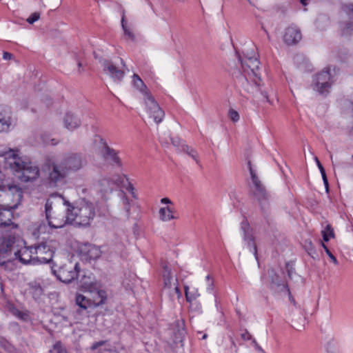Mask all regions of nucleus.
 <instances>
[{
  "label": "nucleus",
  "instance_id": "obj_44",
  "mask_svg": "<svg viewBox=\"0 0 353 353\" xmlns=\"http://www.w3.org/2000/svg\"><path fill=\"white\" fill-rule=\"evenodd\" d=\"M321 244H322V246L324 248L326 254L328 255V256L330 258V259L332 261V262L334 264L337 265L338 261H337L336 258L332 254V253L330 252V250L328 249V248L323 243H322Z\"/></svg>",
  "mask_w": 353,
  "mask_h": 353
},
{
  "label": "nucleus",
  "instance_id": "obj_41",
  "mask_svg": "<svg viewBox=\"0 0 353 353\" xmlns=\"http://www.w3.org/2000/svg\"><path fill=\"white\" fill-rule=\"evenodd\" d=\"M40 18V13L39 12H35L34 13H32L27 19H26V21L30 23V24H32L34 23L35 21H38Z\"/></svg>",
  "mask_w": 353,
  "mask_h": 353
},
{
  "label": "nucleus",
  "instance_id": "obj_42",
  "mask_svg": "<svg viewBox=\"0 0 353 353\" xmlns=\"http://www.w3.org/2000/svg\"><path fill=\"white\" fill-rule=\"evenodd\" d=\"M172 144L177 148V150H180L181 148V145L184 144L182 140L178 137L170 138Z\"/></svg>",
  "mask_w": 353,
  "mask_h": 353
},
{
  "label": "nucleus",
  "instance_id": "obj_1",
  "mask_svg": "<svg viewBox=\"0 0 353 353\" xmlns=\"http://www.w3.org/2000/svg\"><path fill=\"white\" fill-rule=\"evenodd\" d=\"M63 205L68 207V220L71 224L88 226L96 215L94 204L86 199H80L74 203L64 201Z\"/></svg>",
  "mask_w": 353,
  "mask_h": 353
},
{
  "label": "nucleus",
  "instance_id": "obj_15",
  "mask_svg": "<svg viewBox=\"0 0 353 353\" xmlns=\"http://www.w3.org/2000/svg\"><path fill=\"white\" fill-rule=\"evenodd\" d=\"M34 246H31L29 248L23 247L21 249L19 250L16 248L15 244L14 245V259H18L20 262L24 264L28 263H33L36 264V261L34 254Z\"/></svg>",
  "mask_w": 353,
  "mask_h": 353
},
{
  "label": "nucleus",
  "instance_id": "obj_49",
  "mask_svg": "<svg viewBox=\"0 0 353 353\" xmlns=\"http://www.w3.org/2000/svg\"><path fill=\"white\" fill-rule=\"evenodd\" d=\"M103 345H104V341H99V342H96L94 343H93L92 345V347H91V349L92 350H97L98 347H99L100 346H102Z\"/></svg>",
  "mask_w": 353,
  "mask_h": 353
},
{
  "label": "nucleus",
  "instance_id": "obj_38",
  "mask_svg": "<svg viewBox=\"0 0 353 353\" xmlns=\"http://www.w3.org/2000/svg\"><path fill=\"white\" fill-rule=\"evenodd\" d=\"M0 345L2 348L10 353H12L14 351V346L5 339H0Z\"/></svg>",
  "mask_w": 353,
  "mask_h": 353
},
{
  "label": "nucleus",
  "instance_id": "obj_2",
  "mask_svg": "<svg viewBox=\"0 0 353 353\" xmlns=\"http://www.w3.org/2000/svg\"><path fill=\"white\" fill-rule=\"evenodd\" d=\"M6 159H12L10 162L12 170L15 176L24 183L33 182L37 180L40 174L39 168L30 161H23L21 158L17 157L14 150H10L2 154Z\"/></svg>",
  "mask_w": 353,
  "mask_h": 353
},
{
  "label": "nucleus",
  "instance_id": "obj_40",
  "mask_svg": "<svg viewBox=\"0 0 353 353\" xmlns=\"http://www.w3.org/2000/svg\"><path fill=\"white\" fill-rule=\"evenodd\" d=\"M121 27L124 32V35L133 41L134 39V35L133 32L127 27L126 23L121 24Z\"/></svg>",
  "mask_w": 353,
  "mask_h": 353
},
{
  "label": "nucleus",
  "instance_id": "obj_52",
  "mask_svg": "<svg viewBox=\"0 0 353 353\" xmlns=\"http://www.w3.org/2000/svg\"><path fill=\"white\" fill-rule=\"evenodd\" d=\"M121 24L125 23H126V20H125V10L123 8H121Z\"/></svg>",
  "mask_w": 353,
  "mask_h": 353
},
{
  "label": "nucleus",
  "instance_id": "obj_28",
  "mask_svg": "<svg viewBox=\"0 0 353 353\" xmlns=\"http://www.w3.org/2000/svg\"><path fill=\"white\" fill-rule=\"evenodd\" d=\"M303 246L308 255H310L312 258L315 259L317 257L318 255L316 254V250L310 239L305 240Z\"/></svg>",
  "mask_w": 353,
  "mask_h": 353
},
{
  "label": "nucleus",
  "instance_id": "obj_31",
  "mask_svg": "<svg viewBox=\"0 0 353 353\" xmlns=\"http://www.w3.org/2000/svg\"><path fill=\"white\" fill-rule=\"evenodd\" d=\"M185 298L188 302L191 303L194 300H195L197 297L199 296V294L197 290H194L193 292L189 291V288L188 286H185Z\"/></svg>",
  "mask_w": 353,
  "mask_h": 353
},
{
  "label": "nucleus",
  "instance_id": "obj_16",
  "mask_svg": "<svg viewBox=\"0 0 353 353\" xmlns=\"http://www.w3.org/2000/svg\"><path fill=\"white\" fill-rule=\"evenodd\" d=\"M51 168L49 172V182L54 185L57 183L62 181L68 175L66 170L61 166L60 163L53 162L51 165Z\"/></svg>",
  "mask_w": 353,
  "mask_h": 353
},
{
  "label": "nucleus",
  "instance_id": "obj_55",
  "mask_svg": "<svg viewBox=\"0 0 353 353\" xmlns=\"http://www.w3.org/2000/svg\"><path fill=\"white\" fill-rule=\"evenodd\" d=\"M123 285L127 290L132 289V285L128 283H125V281H123Z\"/></svg>",
  "mask_w": 353,
  "mask_h": 353
},
{
  "label": "nucleus",
  "instance_id": "obj_47",
  "mask_svg": "<svg viewBox=\"0 0 353 353\" xmlns=\"http://www.w3.org/2000/svg\"><path fill=\"white\" fill-rule=\"evenodd\" d=\"M241 338L245 341H248L252 339V336L247 330H245L241 334Z\"/></svg>",
  "mask_w": 353,
  "mask_h": 353
},
{
  "label": "nucleus",
  "instance_id": "obj_7",
  "mask_svg": "<svg viewBox=\"0 0 353 353\" xmlns=\"http://www.w3.org/2000/svg\"><path fill=\"white\" fill-rule=\"evenodd\" d=\"M334 81L330 68H325L314 77L313 89L321 94H327Z\"/></svg>",
  "mask_w": 353,
  "mask_h": 353
},
{
  "label": "nucleus",
  "instance_id": "obj_39",
  "mask_svg": "<svg viewBox=\"0 0 353 353\" xmlns=\"http://www.w3.org/2000/svg\"><path fill=\"white\" fill-rule=\"evenodd\" d=\"M11 119V111L9 108L0 106V120Z\"/></svg>",
  "mask_w": 353,
  "mask_h": 353
},
{
  "label": "nucleus",
  "instance_id": "obj_35",
  "mask_svg": "<svg viewBox=\"0 0 353 353\" xmlns=\"http://www.w3.org/2000/svg\"><path fill=\"white\" fill-rule=\"evenodd\" d=\"M342 36H350L353 34V23H346L344 26L341 28Z\"/></svg>",
  "mask_w": 353,
  "mask_h": 353
},
{
  "label": "nucleus",
  "instance_id": "obj_4",
  "mask_svg": "<svg viewBox=\"0 0 353 353\" xmlns=\"http://www.w3.org/2000/svg\"><path fill=\"white\" fill-rule=\"evenodd\" d=\"M46 218L48 225L52 228H61L66 224H71L68 220V207L54 205L50 199H48L45 205Z\"/></svg>",
  "mask_w": 353,
  "mask_h": 353
},
{
  "label": "nucleus",
  "instance_id": "obj_10",
  "mask_svg": "<svg viewBox=\"0 0 353 353\" xmlns=\"http://www.w3.org/2000/svg\"><path fill=\"white\" fill-rule=\"evenodd\" d=\"M16 243V238L8 235L0 239V265L3 266L8 262L13 260L12 253H14V245Z\"/></svg>",
  "mask_w": 353,
  "mask_h": 353
},
{
  "label": "nucleus",
  "instance_id": "obj_34",
  "mask_svg": "<svg viewBox=\"0 0 353 353\" xmlns=\"http://www.w3.org/2000/svg\"><path fill=\"white\" fill-rule=\"evenodd\" d=\"M50 353H68L66 348L60 341L56 342L52 348L50 350Z\"/></svg>",
  "mask_w": 353,
  "mask_h": 353
},
{
  "label": "nucleus",
  "instance_id": "obj_64",
  "mask_svg": "<svg viewBox=\"0 0 353 353\" xmlns=\"http://www.w3.org/2000/svg\"><path fill=\"white\" fill-rule=\"evenodd\" d=\"M206 338H207V334H205L203 336L202 339H206Z\"/></svg>",
  "mask_w": 353,
  "mask_h": 353
},
{
  "label": "nucleus",
  "instance_id": "obj_11",
  "mask_svg": "<svg viewBox=\"0 0 353 353\" xmlns=\"http://www.w3.org/2000/svg\"><path fill=\"white\" fill-rule=\"evenodd\" d=\"M241 230L243 234V239L246 243L250 250L253 252L257 259V248L255 243V237L254 236L253 230L250 227L248 221L244 218L241 223Z\"/></svg>",
  "mask_w": 353,
  "mask_h": 353
},
{
  "label": "nucleus",
  "instance_id": "obj_51",
  "mask_svg": "<svg viewBox=\"0 0 353 353\" xmlns=\"http://www.w3.org/2000/svg\"><path fill=\"white\" fill-rule=\"evenodd\" d=\"M127 190H128L129 192H131V194H132V196H133L134 198H136V195H135L134 192V188L133 187L132 184L129 183V184H128V187H127Z\"/></svg>",
  "mask_w": 353,
  "mask_h": 353
},
{
  "label": "nucleus",
  "instance_id": "obj_53",
  "mask_svg": "<svg viewBox=\"0 0 353 353\" xmlns=\"http://www.w3.org/2000/svg\"><path fill=\"white\" fill-rule=\"evenodd\" d=\"M12 58V54L8 52H4L3 54V59L6 60H10Z\"/></svg>",
  "mask_w": 353,
  "mask_h": 353
},
{
  "label": "nucleus",
  "instance_id": "obj_5",
  "mask_svg": "<svg viewBox=\"0 0 353 353\" xmlns=\"http://www.w3.org/2000/svg\"><path fill=\"white\" fill-rule=\"evenodd\" d=\"M54 274L63 283H69L78 277L80 267L77 261L66 259L57 270H52Z\"/></svg>",
  "mask_w": 353,
  "mask_h": 353
},
{
  "label": "nucleus",
  "instance_id": "obj_13",
  "mask_svg": "<svg viewBox=\"0 0 353 353\" xmlns=\"http://www.w3.org/2000/svg\"><path fill=\"white\" fill-rule=\"evenodd\" d=\"M241 63L243 72L247 74L251 79L252 77H256L258 75L257 70L259 68L260 62L255 57L245 56L243 59L239 57Z\"/></svg>",
  "mask_w": 353,
  "mask_h": 353
},
{
  "label": "nucleus",
  "instance_id": "obj_57",
  "mask_svg": "<svg viewBox=\"0 0 353 353\" xmlns=\"http://www.w3.org/2000/svg\"><path fill=\"white\" fill-rule=\"evenodd\" d=\"M307 0H300V2L303 5V6H306L307 5Z\"/></svg>",
  "mask_w": 353,
  "mask_h": 353
},
{
  "label": "nucleus",
  "instance_id": "obj_45",
  "mask_svg": "<svg viewBox=\"0 0 353 353\" xmlns=\"http://www.w3.org/2000/svg\"><path fill=\"white\" fill-rule=\"evenodd\" d=\"M188 155L191 157L197 163H199L197 152L194 148L190 150Z\"/></svg>",
  "mask_w": 353,
  "mask_h": 353
},
{
  "label": "nucleus",
  "instance_id": "obj_12",
  "mask_svg": "<svg viewBox=\"0 0 353 353\" xmlns=\"http://www.w3.org/2000/svg\"><path fill=\"white\" fill-rule=\"evenodd\" d=\"M248 168L251 175L252 183L254 185V194L258 201L261 203L263 201L268 200L269 195L265 190V186L261 183V181L253 170L251 162L248 161Z\"/></svg>",
  "mask_w": 353,
  "mask_h": 353
},
{
  "label": "nucleus",
  "instance_id": "obj_37",
  "mask_svg": "<svg viewBox=\"0 0 353 353\" xmlns=\"http://www.w3.org/2000/svg\"><path fill=\"white\" fill-rule=\"evenodd\" d=\"M11 125V119H1L0 120V132H7L10 130Z\"/></svg>",
  "mask_w": 353,
  "mask_h": 353
},
{
  "label": "nucleus",
  "instance_id": "obj_8",
  "mask_svg": "<svg viewBox=\"0 0 353 353\" xmlns=\"http://www.w3.org/2000/svg\"><path fill=\"white\" fill-rule=\"evenodd\" d=\"M52 241L34 245L36 263H49L52 261L56 248Z\"/></svg>",
  "mask_w": 353,
  "mask_h": 353
},
{
  "label": "nucleus",
  "instance_id": "obj_14",
  "mask_svg": "<svg viewBox=\"0 0 353 353\" xmlns=\"http://www.w3.org/2000/svg\"><path fill=\"white\" fill-rule=\"evenodd\" d=\"M99 62L103 66V72L108 74L114 81H121L125 74L123 70L119 69L110 60L101 59Z\"/></svg>",
  "mask_w": 353,
  "mask_h": 353
},
{
  "label": "nucleus",
  "instance_id": "obj_24",
  "mask_svg": "<svg viewBox=\"0 0 353 353\" xmlns=\"http://www.w3.org/2000/svg\"><path fill=\"white\" fill-rule=\"evenodd\" d=\"M100 191L104 193L111 192L116 187V179L104 177L99 181Z\"/></svg>",
  "mask_w": 353,
  "mask_h": 353
},
{
  "label": "nucleus",
  "instance_id": "obj_59",
  "mask_svg": "<svg viewBox=\"0 0 353 353\" xmlns=\"http://www.w3.org/2000/svg\"><path fill=\"white\" fill-rule=\"evenodd\" d=\"M177 324H178V326H179V327H180V326H183V322L177 321Z\"/></svg>",
  "mask_w": 353,
  "mask_h": 353
},
{
  "label": "nucleus",
  "instance_id": "obj_50",
  "mask_svg": "<svg viewBox=\"0 0 353 353\" xmlns=\"http://www.w3.org/2000/svg\"><path fill=\"white\" fill-rule=\"evenodd\" d=\"M286 269H287L288 276L289 279H292V274L294 268L292 266H290L289 264L288 263L286 265Z\"/></svg>",
  "mask_w": 353,
  "mask_h": 353
},
{
  "label": "nucleus",
  "instance_id": "obj_60",
  "mask_svg": "<svg viewBox=\"0 0 353 353\" xmlns=\"http://www.w3.org/2000/svg\"><path fill=\"white\" fill-rule=\"evenodd\" d=\"M77 65H78V67H79V69L82 67V63L80 61H78Z\"/></svg>",
  "mask_w": 353,
  "mask_h": 353
},
{
  "label": "nucleus",
  "instance_id": "obj_27",
  "mask_svg": "<svg viewBox=\"0 0 353 353\" xmlns=\"http://www.w3.org/2000/svg\"><path fill=\"white\" fill-rule=\"evenodd\" d=\"M174 209L167 206L165 208H161L159 210V216L160 219L163 221H169L172 219H175L177 217L174 216Z\"/></svg>",
  "mask_w": 353,
  "mask_h": 353
},
{
  "label": "nucleus",
  "instance_id": "obj_21",
  "mask_svg": "<svg viewBox=\"0 0 353 353\" xmlns=\"http://www.w3.org/2000/svg\"><path fill=\"white\" fill-rule=\"evenodd\" d=\"M63 122L65 127L69 130H73L79 128L81 125L80 119L71 112L65 114Z\"/></svg>",
  "mask_w": 353,
  "mask_h": 353
},
{
  "label": "nucleus",
  "instance_id": "obj_22",
  "mask_svg": "<svg viewBox=\"0 0 353 353\" xmlns=\"http://www.w3.org/2000/svg\"><path fill=\"white\" fill-rule=\"evenodd\" d=\"M162 268L164 290H168L173 286V283L175 282V279H174L172 276L171 268L166 263L162 264Z\"/></svg>",
  "mask_w": 353,
  "mask_h": 353
},
{
  "label": "nucleus",
  "instance_id": "obj_18",
  "mask_svg": "<svg viewBox=\"0 0 353 353\" xmlns=\"http://www.w3.org/2000/svg\"><path fill=\"white\" fill-rule=\"evenodd\" d=\"M16 205L10 208H0V227L11 228H17L18 225L14 223L12 220L13 219V212L12 209H15Z\"/></svg>",
  "mask_w": 353,
  "mask_h": 353
},
{
  "label": "nucleus",
  "instance_id": "obj_62",
  "mask_svg": "<svg viewBox=\"0 0 353 353\" xmlns=\"http://www.w3.org/2000/svg\"><path fill=\"white\" fill-rule=\"evenodd\" d=\"M180 335L183 334L184 332V330L182 329V330H179Z\"/></svg>",
  "mask_w": 353,
  "mask_h": 353
},
{
  "label": "nucleus",
  "instance_id": "obj_3",
  "mask_svg": "<svg viewBox=\"0 0 353 353\" xmlns=\"http://www.w3.org/2000/svg\"><path fill=\"white\" fill-rule=\"evenodd\" d=\"M132 77L134 85L143 94L147 112L150 117L153 118L156 123H160L165 116L163 110L159 107L152 95L148 91L146 85L139 76L134 74Z\"/></svg>",
  "mask_w": 353,
  "mask_h": 353
},
{
  "label": "nucleus",
  "instance_id": "obj_6",
  "mask_svg": "<svg viewBox=\"0 0 353 353\" xmlns=\"http://www.w3.org/2000/svg\"><path fill=\"white\" fill-rule=\"evenodd\" d=\"M261 78L252 77L250 79L247 74H240L236 81V85L239 90L241 94L248 99L259 90L261 85Z\"/></svg>",
  "mask_w": 353,
  "mask_h": 353
},
{
  "label": "nucleus",
  "instance_id": "obj_33",
  "mask_svg": "<svg viewBox=\"0 0 353 353\" xmlns=\"http://www.w3.org/2000/svg\"><path fill=\"white\" fill-rule=\"evenodd\" d=\"M168 291V292L169 293L170 296L172 297H174V295H176L178 299L181 297V292L178 286L177 279H175V282L173 283V286L172 287L171 289H169Z\"/></svg>",
  "mask_w": 353,
  "mask_h": 353
},
{
  "label": "nucleus",
  "instance_id": "obj_61",
  "mask_svg": "<svg viewBox=\"0 0 353 353\" xmlns=\"http://www.w3.org/2000/svg\"><path fill=\"white\" fill-rule=\"evenodd\" d=\"M264 32H265V34L268 35V39H270V35H269V34H268V31H267L265 29H264Z\"/></svg>",
  "mask_w": 353,
  "mask_h": 353
},
{
  "label": "nucleus",
  "instance_id": "obj_17",
  "mask_svg": "<svg viewBox=\"0 0 353 353\" xmlns=\"http://www.w3.org/2000/svg\"><path fill=\"white\" fill-rule=\"evenodd\" d=\"M91 298H90V303L93 307H98L103 305L107 299L106 292L103 290L99 289L97 284L90 285V290Z\"/></svg>",
  "mask_w": 353,
  "mask_h": 353
},
{
  "label": "nucleus",
  "instance_id": "obj_48",
  "mask_svg": "<svg viewBox=\"0 0 353 353\" xmlns=\"http://www.w3.org/2000/svg\"><path fill=\"white\" fill-rule=\"evenodd\" d=\"M192 148H191L185 144H183V145H181V148L180 151L185 152L187 154H188L190 150H192Z\"/></svg>",
  "mask_w": 353,
  "mask_h": 353
},
{
  "label": "nucleus",
  "instance_id": "obj_26",
  "mask_svg": "<svg viewBox=\"0 0 353 353\" xmlns=\"http://www.w3.org/2000/svg\"><path fill=\"white\" fill-rule=\"evenodd\" d=\"M75 301L79 307L77 310V312L79 314H81L83 310H86L89 307L92 306L90 299L80 294L76 295Z\"/></svg>",
  "mask_w": 353,
  "mask_h": 353
},
{
  "label": "nucleus",
  "instance_id": "obj_32",
  "mask_svg": "<svg viewBox=\"0 0 353 353\" xmlns=\"http://www.w3.org/2000/svg\"><path fill=\"white\" fill-rule=\"evenodd\" d=\"M323 239L324 241H328L330 238L334 237V230L330 225H327L325 228L322 231Z\"/></svg>",
  "mask_w": 353,
  "mask_h": 353
},
{
  "label": "nucleus",
  "instance_id": "obj_9",
  "mask_svg": "<svg viewBox=\"0 0 353 353\" xmlns=\"http://www.w3.org/2000/svg\"><path fill=\"white\" fill-rule=\"evenodd\" d=\"M86 160L81 153L70 152L65 154L61 161V166L68 173L77 172L86 165Z\"/></svg>",
  "mask_w": 353,
  "mask_h": 353
},
{
  "label": "nucleus",
  "instance_id": "obj_30",
  "mask_svg": "<svg viewBox=\"0 0 353 353\" xmlns=\"http://www.w3.org/2000/svg\"><path fill=\"white\" fill-rule=\"evenodd\" d=\"M120 197L123 209L126 212L125 216L128 218L130 214V201L123 192H120Z\"/></svg>",
  "mask_w": 353,
  "mask_h": 353
},
{
  "label": "nucleus",
  "instance_id": "obj_20",
  "mask_svg": "<svg viewBox=\"0 0 353 353\" xmlns=\"http://www.w3.org/2000/svg\"><path fill=\"white\" fill-rule=\"evenodd\" d=\"M101 155L105 160H110L116 165L121 167L122 165L121 160L119 157V152L114 149L110 148L106 142L103 143V147L101 150Z\"/></svg>",
  "mask_w": 353,
  "mask_h": 353
},
{
  "label": "nucleus",
  "instance_id": "obj_63",
  "mask_svg": "<svg viewBox=\"0 0 353 353\" xmlns=\"http://www.w3.org/2000/svg\"><path fill=\"white\" fill-rule=\"evenodd\" d=\"M262 94L264 96L265 98H268V96L266 94V92H262Z\"/></svg>",
  "mask_w": 353,
  "mask_h": 353
},
{
  "label": "nucleus",
  "instance_id": "obj_23",
  "mask_svg": "<svg viewBox=\"0 0 353 353\" xmlns=\"http://www.w3.org/2000/svg\"><path fill=\"white\" fill-rule=\"evenodd\" d=\"M28 292L32 296L34 300L39 299L43 294V289L37 281H30L28 284Z\"/></svg>",
  "mask_w": 353,
  "mask_h": 353
},
{
  "label": "nucleus",
  "instance_id": "obj_29",
  "mask_svg": "<svg viewBox=\"0 0 353 353\" xmlns=\"http://www.w3.org/2000/svg\"><path fill=\"white\" fill-rule=\"evenodd\" d=\"M8 193L13 194L20 201L23 197V191L21 188L16 185H8Z\"/></svg>",
  "mask_w": 353,
  "mask_h": 353
},
{
  "label": "nucleus",
  "instance_id": "obj_58",
  "mask_svg": "<svg viewBox=\"0 0 353 353\" xmlns=\"http://www.w3.org/2000/svg\"><path fill=\"white\" fill-rule=\"evenodd\" d=\"M57 144V141H56L54 139L51 140V145H55Z\"/></svg>",
  "mask_w": 353,
  "mask_h": 353
},
{
  "label": "nucleus",
  "instance_id": "obj_19",
  "mask_svg": "<svg viewBox=\"0 0 353 353\" xmlns=\"http://www.w3.org/2000/svg\"><path fill=\"white\" fill-rule=\"evenodd\" d=\"M302 38L300 30L295 26L288 27L283 35L284 42L288 45L296 44Z\"/></svg>",
  "mask_w": 353,
  "mask_h": 353
},
{
  "label": "nucleus",
  "instance_id": "obj_36",
  "mask_svg": "<svg viewBox=\"0 0 353 353\" xmlns=\"http://www.w3.org/2000/svg\"><path fill=\"white\" fill-rule=\"evenodd\" d=\"M316 161L318 168H319V170L321 172V175L322 176V178H323V183L325 184V188H326L327 190H328L329 185H328V181H327V176H326L325 169H324V168L323 167L322 164L321 163V162L319 161V159L317 158H316Z\"/></svg>",
  "mask_w": 353,
  "mask_h": 353
},
{
  "label": "nucleus",
  "instance_id": "obj_25",
  "mask_svg": "<svg viewBox=\"0 0 353 353\" xmlns=\"http://www.w3.org/2000/svg\"><path fill=\"white\" fill-rule=\"evenodd\" d=\"M82 252L88 259L92 260H95L101 256L100 249L92 244H85Z\"/></svg>",
  "mask_w": 353,
  "mask_h": 353
},
{
  "label": "nucleus",
  "instance_id": "obj_43",
  "mask_svg": "<svg viewBox=\"0 0 353 353\" xmlns=\"http://www.w3.org/2000/svg\"><path fill=\"white\" fill-rule=\"evenodd\" d=\"M228 115L230 119L234 122H236L239 120V113L233 109H230Z\"/></svg>",
  "mask_w": 353,
  "mask_h": 353
},
{
  "label": "nucleus",
  "instance_id": "obj_46",
  "mask_svg": "<svg viewBox=\"0 0 353 353\" xmlns=\"http://www.w3.org/2000/svg\"><path fill=\"white\" fill-rule=\"evenodd\" d=\"M344 8L348 14L353 15V4L345 5Z\"/></svg>",
  "mask_w": 353,
  "mask_h": 353
},
{
  "label": "nucleus",
  "instance_id": "obj_54",
  "mask_svg": "<svg viewBox=\"0 0 353 353\" xmlns=\"http://www.w3.org/2000/svg\"><path fill=\"white\" fill-rule=\"evenodd\" d=\"M161 203H163V204H172L171 200L167 197L163 198L161 200Z\"/></svg>",
  "mask_w": 353,
  "mask_h": 353
},
{
  "label": "nucleus",
  "instance_id": "obj_56",
  "mask_svg": "<svg viewBox=\"0 0 353 353\" xmlns=\"http://www.w3.org/2000/svg\"><path fill=\"white\" fill-rule=\"evenodd\" d=\"M253 343L255 344L257 350L263 352V350L261 349V347L260 346H259V345L256 343V342L255 341V340L253 341Z\"/></svg>",
  "mask_w": 353,
  "mask_h": 353
}]
</instances>
